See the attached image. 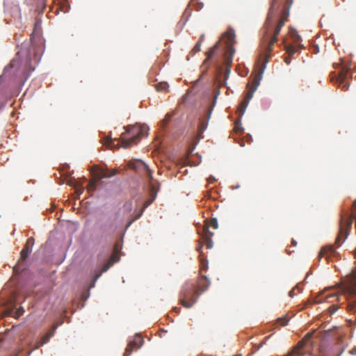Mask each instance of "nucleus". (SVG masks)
<instances>
[{"mask_svg":"<svg viewBox=\"0 0 356 356\" xmlns=\"http://www.w3.org/2000/svg\"><path fill=\"white\" fill-rule=\"evenodd\" d=\"M293 0H272L268 16L263 28L264 34L261 43L264 49V58L261 67L255 75L251 87L248 90L238 108V112L243 114L254 91L259 85L262 74L266 69L270 53L273 49L281 29L284 26L289 15V8Z\"/></svg>","mask_w":356,"mask_h":356,"instance_id":"nucleus-1","label":"nucleus"},{"mask_svg":"<svg viewBox=\"0 0 356 356\" xmlns=\"http://www.w3.org/2000/svg\"><path fill=\"white\" fill-rule=\"evenodd\" d=\"M34 69L28 52L21 50L4 69L3 75L0 76V81L3 77H8L13 80L19 79V81L23 83Z\"/></svg>","mask_w":356,"mask_h":356,"instance_id":"nucleus-2","label":"nucleus"},{"mask_svg":"<svg viewBox=\"0 0 356 356\" xmlns=\"http://www.w3.org/2000/svg\"><path fill=\"white\" fill-rule=\"evenodd\" d=\"M126 131L122 133L120 139H112L106 136L104 140V145L110 149L119 148L120 146L123 148H128L134 144H137L139 140L147 136L148 127L145 125L135 124L124 127Z\"/></svg>","mask_w":356,"mask_h":356,"instance_id":"nucleus-3","label":"nucleus"},{"mask_svg":"<svg viewBox=\"0 0 356 356\" xmlns=\"http://www.w3.org/2000/svg\"><path fill=\"white\" fill-rule=\"evenodd\" d=\"M210 285V281L205 275L200 276L196 284L186 282L180 293V301L186 308L191 307L197 301L200 294L206 291Z\"/></svg>","mask_w":356,"mask_h":356,"instance_id":"nucleus-4","label":"nucleus"},{"mask_svg":"<svg viewBox=\"0 0 356 356\" xmlns=\"http://www.w3.org/2000/svg\"><path fill=\"white\" fill-rule=\"evenodd\" d=\"M92 179L89 181L87 186V191L88 193H92L95 191L97 188V184L100 180L104 178H110L115 176L117 174V170H108V168H104L97 165H94L90 170Z\"/></svg>","mask_w":356,"mask_h":356,"instance_id":"nucleus-5","label":"nucleus"},{"mask_svg":"<svg viewBox=\"0 0 356 356\" xmlns=\"http://www.w3.org/2000/svg\"><path fill=\"white\" fill-rule=\"evenodd\" d=\"M344 291L349 300L348 309L355 316L356 323V272L348 277Z\"/></svg>","mask_w":356,"mask_h":356,"instance_id":"nucleus-6","label":"nucleus"},{"mask_svg":"<svg viewBox=\"0 0 356 356\" xmlns=\"http://www.w3.org/2000/svg\"><path fill=\"white\" fill-rule=\"evenodd\" d=\"M218 225V224H203L201 228L197 229L198 232L200 231L202 232V241H200L196 247V250L200 253V255L202 254L201 249L203 245H205L207 249H211L213 247V241L211 238L213 236V233L209 231V229L212 227L213 229H216Z\"/></svg>","mask_w":356,"mask_h":356,"instance_id":"nucleus-7","label":"nucleus"},{"mask_svg":"<svg viewBox=\"0 0 356 356\" xmlns=\"http://www.w3.org/2000/svg\"><path fill=\"white\" fill-rule=\"evenodd\" d=\"M348 73V69L346 67H343L340 72L335 75L334 77H331V81H336L338 86L341 88V90L343 91H346L349 88V83L347 82V76Z\"/></svg>","mask_w":356,"mask_h":356,"instance_id":"nucleus-8","label":"nucleus"},{"mask_svg":"<svg viewBox=\"0 0 356 356\" xmlns=\"http://www.w3.org/2000/svg\"><path fill=\"white\" fill-rule=\"evenodd\" d=\"M352 224H340L338 236L336 238L335 245L339 247L348 236Z\"/></svg>","mask_w":356,"mask_h":356,"instance_id":"nucleus-9","label":"nucleus"},{"mask_svg":"<svg viewBox=\"0 0 356 356\" xmlns=\"http://www.w3.org/2000/svg\"><path fill=\"white\" fill-rule=\"evenodd\" d=\"M129 167L133 168L136 171H142L145 172L149 177L152 179L151 170L149 169L148 166L141 160H136L131 161L129 164Z\"/></svg>","mask_w":356,"mask_h":356,"instance_id":"nucleus-10","label":"nucleus"},{"mask_svg":"<svg viewBox=\"0 0 356 356\" xmlns=\"http://www.w3.org/2000/svg\"><path fill=\"white\" fill-rule=\"evenodd\" d=\"M337 254V252L335 250V248L333 247V245H326L323 247L318 254V259H321L323 257H325V259L327 260H329V259L334 256Z\"/></svg>","mask_w":356,"mask_h":356,"instance_id":"nucleus-11","label":"nucleus"},{"mask_svg":"<svg viewBox=\"0 0 356 356\" xmlns=\"http://www.w3.org/2000/svg\"><path fill=\"white\" fill-rule=\"evenodd\" d=\"M34 245V238L33 237H30L27 239L26 244L20 252V259L25 260L29 254L32 251V248Z\"/></svg>","mask_w":356,"mask_h":356,"instance_id":"nucleus-12","label":"nucleus"},{"mask_svg":"<svg viewBox=\"0 0 356 356\" xmlns=\"http://www.w3.org/2000/svg\"><path fill=\"white\" fill-rule=\"evenodd\" d=\"M225 37L227 38V50L228 51H232V53H234L235 49L233 47V44L235 43V32L232 29H229L225 33Z\"/></svg>","mask_w":356,"mask_h":356,"instance_id":"nucleus-13","label":"nucleus"},{"mask_svg":"<svg viewBox=\"0 0 356 356\" xmlns=\"http://www.w3.org/2000/svg\"><path fill=\"white\" fill-rule=\"evenodd\" d=\"M305 341H300L297 346L286 356H304L305 352L302 350L305 346Z\"/></svg>","mask_w":356,"mask_h":356,"instance_id":"nucleus-14","label":"nucleus"},{"mask_svg":"<svg viewBox=\"0 0 356 356\" xmlns=\"http://www.w3.org/2000/svg\"><path fill=\"white\" fill-rule=\"evenodd\" d=\"M283 42L284 44V49L289 56L293 55L295 53L297 52L298 49H300L301 47H299L298 44H294V45H293V44H287L285 40H284Z\"/></svg>","mask_w":356,"mask_h":356,"instance_id":"nucleus-15","label":"nucleus"},{"mask_svg":"<svg viewBox=\"0 0 356 356\" xmlns=\"http://www.w3.org/2000/svg\"><path fill=\"white\" fill-rule=\"evenodd\" d=\"M289 35L295 44H298L299 47H302V45L300 44L301 40L300 36L298 35L296 29L290 28L289 31Z\"/></svg>","mask_w":356,"mask_h":356,"instance_id":"nucleus-16","label":"nucleus"},{"mask_svg":"<svg viewBox=\"0 0 356 356\" xmlns=\"http://www.w3.org/2000/svg\"><path fill=\"white\" fill-rule=\"evenodd\" d=\"M143 342V338L140 335L137 334L134 337V339L130 343L135 346L136 348H139Z\"/></svg>","mask_w":356,"mask_h":356,"instance_id":"nucleus-17","label":"nucleus"},{"mask_svg":"<svg viewBox=\"0 0 356 356\" xmlns=\"http://www.w3.org/2000/svg\"><path fill=\"white\" fill-rule=\"evenodd\" d=\"M354 220L355 221V222H356V200L353 204V208L349 216V219L346 222H353Z\"/></svg>","mask_w":356,"mask_h":356,"instance_id":"nucleus-18","label":"nucleus"},{"mask_svg":"<svg viewBox=\"0 0 356 356\" xmlns=\"http://www.w3.org/2000/svg\"><path fill=\"white\" fill-rule=\"evenodd\" d=\"M203 38H204V35H201L199 41L196 43V44L193 47V49L191 51V52H190L191 55L194 56L197 52H199L201 50V49H200L201 43H202V41L203 40Z\"/></svg>","mask_w":356,"mask_h":356,"instance_id":"nucleus-19","label":"nucleus"},{"mask_svg":"<svg viewBox=\"0 0 356 356\" xmlns=\"http://www.w3.org/2000/svg\"><path fill=\"white\" fill-rule=\"evenodd\" d=\"M110 266H111V264H106L103 266V267L102 268L101 271L99 273H97V275H95V278L93 280L92 284L91 286H94L95 282L101 276L102 273L106 272L110 268Z\"/></svg>","mask_w":356,"mask_h":356,"instance_id":"nucleus-20","label":"nucleus"},{"mask_svg":"<svg viewBox=\"0 0 356 356\" xmlns=\"http://www.w3.org/2000/svg\"><path fill=\"white\" fill-rule=\"evenodd\" d=\"M168 85L166 82H160L155 85V88L157 91L165 92L167 91Z\"/></svg>","mask_w":356,"mask_h":356,"instance_id":"nucleus-21","label":"nucleus"},{"mask_svg":"<svg viewBox=\"0 0 356 356\" xmlns=\"http://www.w3.org/2000/svg\"><path fill=\"white\" fill-rule=\"evenodd\" d=\"M219 43L220 41H218L212 48L210 49V50L207 53V60L210 59L212 56L214 54L215 51L219 48Z\"/></svg>","mask_w":356,"mask_h":356,"instance_id":"nucleus-22","label":"nucleus"},{"mask_svg":"<svg viewBox=\"0 0 356 356\" xmlns=\"http://www.w3.org/2000/svg\"><path fill=\"white\" fill-rule=\"evenodd\" d=\"M74 187L75 188V191L77 194V195H80L83 193L84 191V187L79 184L78 181H75V184H74Z\"/></svg>","mask_w":356,"mask_h":356,"instance_id":"nucleus-23","label":"nucleus"},{"mask_svg":"<svg viewBox=\"0 0 356 356\" xmlns=\"http://www.w3.org/2000/svg\"><path fill=\"white\" fill-rule=\"evenodd\" d=\"M144 209H145V207L140 208L138 211L136 209L133 213V214H134V217L131 220H130L128 222H133L134 220H137L141 216Z\"/></svg>","mask_w":356,"mask_h":356,"instance_id":"nucleus-24","label":"nucleus"},{"mask_svg":"<svg viewBox=\"0 0 356 356\" xmlns=\"http://www.w3.org/2000/svg\"><path fill=\"white\" fill-rule=\"evenodd\" d=\"M289 321V318L286 316H285L283 317L278 318L277 319V323H278L282 326H284L287 324Z\"/></svg>","mask_w":356,"mask_h":356,"instance_id":"nucleus-25","label":"nucleus"},{"mask_svg":"<svg viewBox=\"0 0 356 356\" xmlns=\"http://www.w3.org/2000/svg\"><path fill=\"white\" fill-rule=\"evenodd\" d=\"M134 348L136 347L134 346L131 343H129L125 349L124 356H129L131 354Z\"/></svg>","mask_w":356,"mask_h":356,"instance_id":"nucleus-26","label":"nucleus"},{"mask_svg":"<svg viewBox=\"0 0 356 356\" xmlns=\"http://www.w3.org/2000/svg\"><path fill=\"white\" fill-rule=\"evenodd\" d=\"M229 52L230 53V55L226 57L225 63H226V65L229 67L232 63V56H233L234 53H232V51H229Z\"/></svg>","mask_w":356,"mask_h":356,"instance_id":"nucleus-27","label":"nucleus"},{"mask_svg":"<svg viewBox=\"0 0 356 356\" xmlns=\"http://www.w3.org/2000/svg\"><path fill=\"white\" fill-rule=\"evenodd\" d=\"M170 115L168 114L166 115L165 117L161 121V126L162 127H164L168 123V122L170 121Z\"/></svg>","mask_w":356,"mask_h":356,"instance_id":"nucleus-28","label":"nucleus"},{"mask_svg":"<svg viewBox=\"0 0 356 356\" xmlns=\"http://www.w3.org/2000/svg\"><path fill=\"white\" fill-rule=\"evenodd\" d=\"M23 313H24V309L22 307H19L15 312L13 316L15 318H19L20 316H22L23 314Z\"/></svg>","mask_w":356,"mask_h":356,"instance_id":"nucleus-29","label":"nucleus"},{"mask_svg":"<svg viewBox=\"0 0 356 356\" xmlns=\"http://www.w3.org/2000/svg\"><path fill=\"white\" fill-rule=\"evenodd\" d=\"M58 325V324H54V325L52 326V327H51V330H49V331L47 333V334L50 338H51V337H52L54 336V332H55V331H56V328H57Z\"/></svg>","mask_w":356,"mask_h":356,"instance_id":"nucleus-30","label":"nucleus"},{"mask_svg":"<svg viewBox=\"0 0 356 356\" xmlns=\"http://www.w3.org/2000/svg\"><path fill=\"white\" fill-rule=\"evenodd\" d=\"M123 209L124 211H131L132 209V203L131 202H127L124 204L123 207Z\"/></svg>","mask_w":356,"mask_h":356,"instance_id":"nucleus-31","label":"nucleus"},{"mask_svg":"<svg viewBox=\"0 0 356 356\" xmlns=\"http://www.w3.org/2000/svg\"><path fill=\"white\" fill-rule=\"evenodd\" d=\"M50 337L46 334L41 339L40 341V345H44L49 340Z\"/></svg>","mask_w":356,"mask_h":356,"instance_id":"nucleus-32","label":"nucleus"},{"mask_svg":"<svg viewBox=\"0 0 356 356\" xmlns=\"http://www.w3.org/2000/svg\"><path fill=\"white\" fill-rule=\"evenodd\" d=\"M271 335L265 337L264 341H262L257 348V350H259L265 343L266 341L270 337Z\"/></svg>","mask_w":356,"mask_h":356,"instance_id":"nucleus-33","label":"nucleus"},{"mask_svg":"<svg viewBox=\"0 0 356 356\" xmlns=\"http://www.w3.org/2000/svg\"><path fill=\"white\" fill-rule=\"evenodd\" d=\"M291 56H289L287 57H286L284 58V62L286 63V64H289L291 63Z\"/></svg>","mask_w":356,"mask_h":356,"instance_id":"nucleus-34","label":"nucleus"},{"mask_svg":"<svg viewBox=\"0 0 356 356\" xmlns=\"http://www.w3.org/2000/svg\"><path fill=\"white\" fill-rule=\"evenodd\" d=\"M295 290H296V288H293L292 290L290 291L289 295L290 297L293 298L295 295Z\"/></svg>","mask_w":356,"mask_h":356,"instance_id":"nucleus-35","label":"nucleus"},{"mask_svg":"<svg viewBox=\"0 0 356 356\" xmlns=\"http://www.w3.org/2000/svg\"><path fill=\"white\" fill-rule=\"evenodd\" d=\"M350 353L353 355H356V347H354L353 348L350 350Z\"/></svg>","mask_w":356,"mask_h":356,"instance_id":"nucleus-36","label":"nucleus"},{"mask_svg":"<svg viewBox=\"0 0 356 356\" xmlns=\"http://www.w3.org/2000/svg\"><path fill=\"white\" fill-rule=\"evenodd\" d=\"M40 26V22L38 21L35 22L34 32L37 31V29Z\"/></svg>","mask_w":356,"mask_h":356,"instance_id":"nucleus-37","label":"nucleus"},{"mask_svg":"<svg viewBox=\"0 0 356 356\" xmlns=\"http://www.w3.org/2000/svg\"><path fill=\"white\" fill-rule=\"evenodd\" d=\"M201 261H202V268H204V269H207V264H204V261H203L202 259H201Z\"/></svg>","mask_w":356,"mask_h":356,"instance_id":"nucleus-38","label":"nucleus"},{"mask_svg":"<svg viewBox=\"0 0 356 356\" xmlns=\"http://www.w3.org/2000/svg\"><path fill=\"white\" fill-rule=\"evenodd\" d=\"M12 312H12L11 310H8V311H6V312H5V315H6V316H10V315H11V313H12Z\"/></svg>","mask_w":356,"mask_h":356,"instance_id":"nucleus-39","label":"nucleus"},{"mask_svg":"<svg viewBox=\"0 0 356 356\" xmlns=\"http://www.w3.org/2000/svg\"><path fill=\"white\" fill-rule=\"evenodd\" d=\"M42 346V345H40V342H38V343L35 345V346L34 349H38V348H39L40 346Z\"/></svg>","mask_w":356,"mask_h":356,"instance_id":"nucleus-40","label":"nucleus"},{"mask_svg":"<svg viewBox=\"0 0 356 356\" xmlns=\"http://www.w3.org/2000/svg\"><path fill=\"white\" fill-rule=\"evenodd\" d=\"M291 243L294 246L296 245V244H297V243H296V241L295 240H292Z\"/></svg>","mask_w":356,"mask_h":356,"instance_id":"nucleus-41","label":"nucleus"},{"mask_svg":"<svg viewBox=\"0 0 356 356\" xmlns=\"http://www.w3.org/2000/svg\"><path fill=\"white\" fill-rule=\"evenodd\" d=\"M214 181H215V179H214V178H210V179H209V181H210V183H212V182H213Z\"/></svg>","mask_w":356,"mask_h":356,"instance_id":"nucleus-42","label":"nucleus"},{"mask_svg":"<svg viewBox=\"0 0 356 356\" xmlns=\"http://www.w3.org/2000/svg\"><path fill=\"white\" fill-rule=\"evenodd\" d=\"M211 222H212V223L216 222V219H212Z\"/></svg>","mask_w":356,"mask_h":356,"instance_id":"nucleus-43","label":"nucleus"},{"mask_svg":"<svg viewBox=\"0 0 356 356\" xmlns=\"http://www.w3.org/2000/svg\"><path fill=\"white\" fill-rule=\"evenodd\" d=\"M234 356H242L241 354H237V355H235Z\"/></svg>","mask_w":356,"mask_h":356,"instance_id":"nucleus-44","label":"nucleus"},{"mask_svg":"<svg viewBox=\"0 0 356 356\" xmlns=\"http://www.w3.org/2000/svg\"><path fill=\"white\" fill-rule=\"evenodd\" d=\"M230 72V70L229 69H227V73H229Z\"/></svg>","mask_w":356,"mask_h":356,"instance_id":"nucleus-45","label":"nucleus"},{"mask_svg":"<svg viewBox=\"0 0 356 356\" xmlns=\"http://www.w3.org/2000/svg\"><path fill=\"white\" fill-rule=\"evenodd\" d=\"M149 204H150V202H148V203L146 204V207H148Z\"/></svg>","mask_w":356,"mask_h":356,"instance_id":"nucleus-46","label":"nucleus"},{"mask_svg":"<svg viewBox=\"0 0 356 356\" xmlns=\"http://www.w3.org/2000/svg\"><path fill=\"white\" fill-rule=\"evenodd\" d=\"M149 204H150V202H148V203L146 204V207H148Z\"/></svg>","mask_w":356,"mask_h":356,"instance_id":"nucleus-47","label":"nucleus"},{"mask_svg":"<svg viewBox=\"0 0 356 356\" xmlns=\"http://www.w3.org/2000/svg\"><path fill=\"white\" fill-rule=\"evenodd\" d=\"M149 204H150V202H148V203L146 204V207H148Z\"/></svg>","mask_w":356,"mask_h":356,"instance_id":"nucleus-48","label":"nucleus"},{"mask_svg":"<svg viewBox=\"0 0 356 356\" xmlns=\"http://www.w3.org/2000/svg\"><path fill=\"white\" fill-rule=\"evenodd\" d=\"M149 204H150V202H148V203L146 204V207H148Z\"/></svg>","mask_w":356,"mask_h":356,"instance_id":"nucleus-49","label":"nucleus"},{"mask_svg":"<svg viewBox=\"0 0 356 356\" xmlns=\"http://www.w3.org/2000/svg\"><path fill=\"white\" fill-rule=\"evenodd\" d=\"M210 115H211V113H209L208 118H209Z\"/></svg>","mask_w":356,"mask_h":356,"instance_id":"nucleus-50","label":"nucleus"}]
</instances>
